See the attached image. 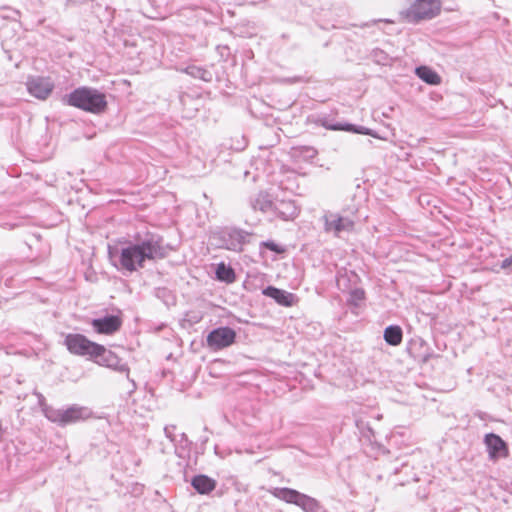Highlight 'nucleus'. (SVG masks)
Here are the masks:
<instances>
[{
    "label": "nucleus",
    "mask_w": 512,
    "mask_h": 512,
    "mask_svg": "<svg viewBox=\"0 0 512 512\" xmlns=\"http://www.w3.org/2000/svg\"><path fill=\"white\" fill-rule=\"evenodd\" d=\"M169 248L163 236L150 231L136 232L121 248L109 247V257L118 271L133 273L144 268L146 262H156L168 256Z\"/></svg>",
    "instance_id": "obj_1"
},
{
    "label": "nucleus",
    "mask_w": 512,
    "mask_h": 512,
    "mask_svg": "<svg viewBox=\"0 0 512 512\" xmlns=\"http://www.w3.org/2000/svg\"><path fill=\"white\" fill-rule=\"evenodd\" d=\"M63 100L69 106L94 114L104 112L107 107L105 94L97 89L89 87L77 88L70 94L66 95Z\"/></svg>",
    "instance_id": "obj_2"
},
{
    "label": "nucleus",
    "mask_w": 512,
    "mask_h": 512,
    "mask_svg": "<svg viewBox=\"0 0 512 512\" xmlns=\"http://www.w3.org/2000/svg\"><path fill=\"white\" fill-rule=\"evenodd\" d=\"M269 493L281 501L298 506L304 512H319L322 508L316 498L292 488L272 487L269 489Z\"/></svg>",
    "instance_id": "obj_3"
},
{
    "label": "nucleus",
    "mask_w": 512,
    "mask_h": 512,
    "mask_svg": "<svg viewBox=\"0 0 512 512\" xmlns=\"http://www.w3.org/2000/svg\"><path fill=\"white\" fill-rule=\"evenodd\" d=\"M441 0H414L403 12V17L409 23H419L422 20H430L441 12Z\"/></svg>",
    "instance_id": "obj_4"
},
{
    "label": "nucleus",
    "mask_w": 512,
    "mask_h": 512,
    "mask_svg": "<svg viewBox=\"0 0 512 512\" xmlns=\"http://www.w3.org/2000/svg\"><path fill=\"white\" fill-rule=\"evenodd\" d=\"M48 414L50 416L49 421L64 427L88 420L92 417L93 412L86 406L73 404L67 408L48 410Z\"/></svg>",
    "instance_id": "obj_5"
},
{
    "label": "nucleus",
    "mask_w": 512,
    "mask_h": 512,
    "mask_svg": "<svg viewBox=\"0 0 512 512\" xmlns=\"http://www.w3.org/2000/svg\"><path fill=\"white\" fill-rule=\"evenodd\" d=\"M250 234L235 227H224L213 234L219 248L240 252L249 242Z\"/></svg>",
    "instance_id": "obj_6"
},
{
    "label": "nucleus",
    "mask_w": 512,
    "mask_h": 512,
    "mask_svg": "<svg viewBox=\"0 0 512 512\" xmlns=\"http://www.w3.org/2000/svg\"><path fill=\"white\" fill-rule=\"evenodd\" d=\"M64 345L67 350L77 356H88L93 360L100 348V344L90 341L86 336L78 333H69L65 336Z\"/></svg>",
    "instance_id": "obj_7"
},
{
    "label": "nucleus",
    "mask_w": 512,
    "mask_h": 512,
    "mask_svg": "<svg viewBox=\"0 0 512 512\" xmlns=\"http://www.w3.org/2000/svg\"><path fill=\"white\" fill-rule=\"evenodd\" d=\"M324 231L333 233L336 237H341L342 233H350L354 230L355 219L340 213L326 211L322 216Z\"/></svg>",
    "instance_id": "obj_8"
},
{
    "label": "nucleus",
    "mask_w": 512,
    "mask_h": 512,
    "mask_svg": "<svg viewBox=\"0 0 512 512\" xmlns=\"http://www.w3.org/2000/svg\"><path fill=\"white\" fill-rule=\"evenodd\" d=\"M54 82L50 77L29 76L26 88L29 94L39 100H46L54 90Z\"/></svg>",
    "instance_id": "obj_9"
},
{
    "label": "nucleus",
    "mask_w": 512,
    "mask_h": 512,
    "mask_svg": "<svg viewBox=\"0 0 512 512\" xmlns=\"http://www.w3.org/2000/svg\"><path fill=\"white\" fill-rule=\"evenodd\" d=\"M236 332L230 327H218L207 335V345L217 351L229 347L235 342Z\"/></svg>",
    "instance_id": "obj_10"
},
{
    "label": "nucleus",
    "mask_w": 512,
    "mask_h": 512,
    "mask_svg": "<svg viewBox=\"0 0 512 512\" xmlns=\"http://www.w3.org/2000/svg\"><path fill=\"white\" fill-rule=\"evenodd\" d=\"M100 348L93 359L99 365L106 366L110 369H113L120 373H125L127 377L129 376V367L126 362L120 359L114 352L106 349L103 345H100Z\"/></svg>",
    "instance_id": "obj_11"
},
{
    "label": "nucleus",
    "mask_w": 512,
    "mask_h": 512,
    "mask_svg": "<svg viewBox=\"0 0 512 512\" xmlns=\"http://www.w3.org/2000/svg\"><path fill=\"white\" fill-rule=\"evenodd\" d=\"M484 444L486 445L489 459L492 461H497L500 458H506L509 455L506 442L497 434H486L484 437Z\"/></svg>",
    "instance_id": "obj_12"
},
{
    "label": "nucleus",
    "mask_w": 512,
    "mask_h": 512,
    "mask_svg": "<svg viewBox=\"0 0 512 512\" xmlns=\"http://www.w3.org/2000/svg\"><path fill=\"white\" fill-rule=\"evenodd\" d=\"M91 325L97 333L111 335L120 329L122 321L118 316L108 315L93 319Z\"/></svg>",
    "instance_id": "obj_13"
},
{
    "label": "nucleus",
    "mask_w": 512,
    "mask_h": 512,
    "mask_svg": "<svg viewBox=\"0 0 512 512\" xmlns=\"http://www.w3.org/2000/svg\"><path fill=\"white\" fill-rule=\"evenodd\" d=\"M262 294L266 297L272 298L277 304L284 307H292L297 302L295 294L275 286H267L262 290Z\"/></svg>",
    "instance_id": "obj_14"
},
{
    "label": "nucleus",
    "mask_w": 512,
    "mask_h": 512,
    "mask_svg": "<svg viewBox=\"0 0 512 512\" xmlns=\"http://www.w3.org/2000/svg\"><path fill=\"white\" fill-rule=\"evenodd\" d=\"M272 213L278 218L288 221L298 216L299 209L293 200H278L273 203Z\"/></svg>",
    "instance_id": "obj_15"
},
{
    "label": "nucleus",
    "mask_w": 512,
    "mask_h": 512,
    "mask_svg": "<svg viewBox=\"0 0 512 512\" xmlns=\"http://www.w3.org/2000/svg\"><path fill=\"white\" fill-rule=\"evenodd\" d=\"M191 485L199 494H209L216 488V481L207 475H196L191 481Z\"/></svg>",
    "instance_id": "obj_16"
},
{
    "label": "nucleus",
    "mask_w": 512,
    "mask_h": 512,
    "mask_svg": "<svg viewBox=\"0 0 512 512\" xmlns=\"http://www.w3.org/2000/svg\"><path fill=\"white\" fill-rule=\"evenodd\" d=\"M273 201L271 196L266 192H259L250 199V206L253 210H260L264 213L272 212Z\"/></svg>",
    "instance_id": "obj_17"
},
{
    "label": "nucleus",
    "mask_w": 512,
    "mask_h": 512,
    "mask_svg": "<svg viewBox=\"0 0 512 512\" xmlns=\"http://www.w3.org/2000/svg\"><path fill=\"white\" fill-rule=\"evenodd\" d=\"M383 337L387 344L398 346L402 342L403 331L398 325H390L385 328Z\"/></svg>",
    "instance_id": "obj_18"
},
{
    "label": "nucleus",
    "mask_w": 512,
    "mask_h": 512,
    "mask_svg": "<svg viewBox=\"0 0 512 512\" xmlns=\"http://www.w3.org/2000/svg\"><path fill=\"white\" fill-rule=\"evenodd\" d=\"M415 73L422 81L427 84L438 85L441 82V77L430 67H417Z\"/></svg>",
    "instance_id": "obj_19"
},
{
    "label": "nucleus",
    "mask_w": 512,
    "mask_h": 512,
    "mask_svg": "<svg viewBox=\"0 0 512 512\" xmlns=\"http://www.w3.org/2000/svg\"><path fill=\"white\" fill-rule=\"evenodd\" d=\"M183 72L195 79H201L205 82L212 81V73L203 67L190 65L183 69Z\"/></svg>",
    "instance_id": "obj_20"
},
{
    "label": "nucleus",
    "mask_w": 512,
    "mask_h": 512,
    "mask_svg": "<svg viewBox=\"0 0 512 512\" xmlns=\"http://www.w3.org/2000/svg\"><path fill=\"white\" fill-rule=\"evenodd\" d=\"M425 346L426 343L422 338H415L411 340L408 347V351L415 359H422L423 361H426L429 357V354L426 351H419L420 348H423Z\"/></svg>",
    "instance_id": "obj_21"
},
{
    "label": "nucleus",
    "mask_w": 512,
    "mask_h": 512,
    "mask_svg": "<svg viewBox=\"0 0 512 512\" xmlns=\"http://www.w3.org/2000/svg\"><path fill=\"white\" fill-rule=\"evenodd\" d=\"M216 277L218 280L226 283H232L236 278L234 270L223 262L217 265Z\"/></svg>",
    "instance_id": "obj_22"
},
{
    "label": "nucleus",
    "mask_w": 512,
    "mask_h": 512,
    "mask_svg": "<svg viewBox=\"0 0 512 512\" xmlns=\"http://www.w3.org/2000/svg\"><path fill=\"white\" fill-rule=\"evenodd\" d=\"M344 131H348V132H354V133H358V134H364V135H370V136H373V137H377L376 133L369 129V128H366V127H363V126H355L353 124H345V127H344Z\"/></svg>",
    "instance_id": "obj_23"
},
{
    "label": "nucleus",
    "mask_w": 512,
    "mask_h": 512,
    "mask_svg": "<svg viewBox=\"0 0 512 512\" xmlns=\"http://www.w3.org/2000/svg\"><path fill=\"white\" fill-rule=\"evenodd\" d=\"M33 394L37 397L38 405L40 406V408H41V410H42V412H43L44 416H45L48 420H50V416H49V414H48V410H55L56 408H54V407H52V406H50V405H48V404L46 403V399H45V397L43 396V394H42V393H40V392H38V391H36V390H35V391L33 392Z\"/></svg>",
    "instance_id": "obj_24"
},
{
    "label": "nucleus",
    "mask_w": 512,
    "mask_h": 512,
    "mask_svg": "<svg viewBox=\"0 0 512 512\" xmlns=\"http://www.w3.org/2000/svg\"><path fill=\"white\" fill-rule=\"evenodd\" d=\"M365 298V292L363 289L356 288L352 290L349 294L348 303L358 306L361 301Z\"/></svg>",
    "instance_id": "obj_25"
},
{
    "label": "nucleus",
    "mask_w": 512,
    "mask_h": 512,
    "mask_svg": "<svg viewBox=\"0 0 512 512\" xmlns=\"http://www.w3.org/2000/svg\"><path fill=\"white\" fill-rule=\"evenodd\" d=\"M176 426L175 425H167L164 428L165 436L172 442L176 443L178 441V436L175 433Z\"/></svg>",
    "instance_id": "obj_26"
},
{
    "label": "nucleus",
    "mask_w": 512,
    "mask_h": 512,
    "mask_svg": "<svg viewBox=\"0 0 512 512\" xmlns=\"http://www.w3.org/2000/svg\"><path fill=\"white\" fill-rule=\"evenodd\" d=\"M321 125L323 127H325L326 129L334 130V131H337V130L344 131V127H345V124H339V123L333 124L327 118H324L321 120Z\"/></svg>",
    "instance_id": "obj_27"
},
{
    "label": "nucleus",
    "mask_w": 512,
    "mask_h": 512,
    "mask_svg": "<svg viewBox=\"0 0 512 512\" xmlns=\"http://www.w3.org/2000/svg\"><path fill=\"white\" fill-rule=\"evenodd\" d=\"M500 267L504 270L506 269H512V255L508 258H505L502 262Z\"/></svg>",
    "instance_id": "obj_28"
},
{
    "label": "nucleus",
    "mask_w": 512,
    "mask_h": 512,
    "mask_svg": "<svg viewBox=\"0 0 512 512\" xmlns=\"http://www.w3.org/2000/svg\"><path fill=\"white\" fill-rule=\"evenodd\" d=\"M178 436V441L175 444L182 445L183 443H186L188 441L187 436L185 433H181Z\"/></svg>",
    "instance_id": "obj_29"
},
{
    "label": "nucleus",
    "mask_w": 512,
    "mask_h": 512,
    "mask_svg": "<svg viewBox=\"0 0 512 512\" xmlns=\"http://www.w3.org/2000/svg\"><path fill=\"white\" fill-rule=\"evenodd\" d=\"M265 246L270 249L271 251L278 252L277 245L274 242H266Z\"/></svg>",
    "instance_id": "obj_30"
}]
</instances>
